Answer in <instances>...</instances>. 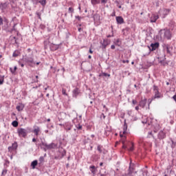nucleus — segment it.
<instances>
[{"label": "nucleus", "mask_w": 176, "mask_h": 176, "mask_svg": "<svg viewBox=\"0 0 176 176\" xmlns=\"http://www.w3.org/2000/svg\"><path fill=\"white\" fill-rule=\"evenodd\" d=\"M39 161H40L41 162H43L44 161L43 157H40Z\"/></svg>", "instance_id": "obj_41"}, {"label": "nucleus", "mask_w": 176, "mask_h": 176, "mask_svg": "<svg viewBox=\"0 0 176 176\" xmlns=\"http://www.w3.org/2000/svg\"><path fill=\"white\" fill-rule=\"evenodd\" d=\"M100 77L104 76V77H110L111 75L108 74L107 73H101V74L99 75Z\"/></svg>", "instance_id": "obj_25"}, {"label": "nucleus", "mask_w": 176, "mask_h": 176, "mask_svg": "<svg viewBox=\"0 0 176 176\" xmlns=\"http://www.w3.org/2000/svg\"><path fill=\"white\" fill-rule=\"evenodd\" d=\"M131 146L128 149L129 151H134V143H131Z\"/></svg>", "instance_id": "obj_30"}, {"label": "nucleus", "mask_w": 176, "mask_h": 176, "mask_svg": "<svg viewBox=\"0 0 176 176\" xmlns=\"http://www.w3.org/2000/svg\"><path fill=\"white\" fill-rule=\"evenodd\" d=\"M8 173V170L7 169H3L1 172V176H6Z\"/></svg>", "instance_id": "obj_26"}, {"label": "nucleus", "mask_w": 176, "mask_h": 176, "mask_svg": "<svg viewBox=\"0 0 176 176\" xmlns=\"http://www.w3.org/2000/svg\"><path fill=\"white\" fill-rule=\"evenodd\" d=\"M132 103H133V104H134V105L137 104V100H133Z\"/></svg>", "instance_id": "obj_42"}, {"label": "nucleus", "mask_w": 176, "mask_h": 176, "mask_svg": "<svg viewBox=\"0 0 176 176\" xmlns=\"http://www.w3.org/2000/svg\"><path fill=\"white\" fill-rule=\"evenodd\" d=\"M115 44L118 46H120L122 45V42L118 38L116 41Z\"/></svg>", "instance_id": "obj_28"}, {"label": "nucleus", "mask_w": 176, "mask_h": 176, "mask_svg": "<svg viewBox=\"0 0 176 176\" xmlns=\"http://www.w3.org/2000/svg\"><path fill=\"white\" fill-rule=\"evenodd\" d=\"M100 166H103V162H100Z\"/></svg>", "instance_id": "obj_55"}, {"label": "nucleus", "mask_w": 176, "mask_h": 176, "mask_svg": "<svg viewBox=\"0 0 176 176\" xmlns=\"http://www.w3.org/2000/svg\"><path fill=\"white\" fill-rule=\"evenodd\" d=\"M160 38L163 39H170L171 34L168 30H162L160 31Z\"/></svg>", "instance_id": "obj_1"}, {"label": "nucleus", "mask_w": 176, "mask_h": 176, "mask_svg": "<svg viewBox=\"0 0 176 176\" xmlns=\"http://www.w3.org/2000/svg\"><path fill=\"white\" fill-rule=\"evenodd\" d=\"M100 0H91V3H92L93 6L100 4Z\"/></svg>", "instance_id": "obj_20"}, {"label": "nucleus", "mask_w": 176, "mask_h": 176, "mask_svg": "<svg viewBox=\"0 0 176 176\" xmlns=\"http://www.w3.org/2000/svg\"><path fill=\"white\" fill-rule=\"evenodd\" d=\"M18 125H19V122L17 121L12 122V126H14V127L18 126Z\"/></svg>", "instance_id": "obj_32"}, {"label": "nucleus", "mask_w": 176, "mask_h": 176, "mask_svg": "<svg viewBox=\"0 0 176 176\" xmlns=\"http://www.w3.org/2000/svg\"><path fill=\"white\" fill-rule=\"evenodd\" d=\"M37 165H38V162L36 161V160H35V161H33L31 164V166H32L33 169H34Z\"/></svg>", "instance_id": "obj_21"}, {"label": "nucleus", "mask_w": 176, "mask_h": 176, "mask_svg": "<svg viewBox=\"0 0 176 176\" xmlns=\"http://www.w3.org/2000/svg\"><path fill=\"white\" fill-rule=\"evenodd\" d=\"M160 47L159 43H151V47L148 46L150 51H155Z\"/></svg>", "instance_id": "obj_5"}, {"label": "nucleus", "mask_w": 176, "mask_h": 176, "mask_svg": "<svg viewBox=\"0 0 176 176\" xmlns=\"http://www.w3.org/2000/svg\"><path fill=\"white\" fill-rule=\"evenodd\" d=\"M24 108H25V105L23 103H19V104L16 107V109L19 112L22 111Z\"/></svg>", "instance_id": "obj_11"}, {"label": "nucleus", "mask_w": 176, "mask_h": 176, "mask_svg": "<svg viewBox=\"0 0 176 176\" xmlns=\"http://www.w3.org/2000/svg\"><path fill=\"white\" fill-rule=\"evenodd\" d=\"M101 176H106L104 174H102Z\"/></svg>", "instance_id": "obj_63"}, {"label": "nucleus", "mask_w": 176, "mask_h": 176, "mask_svg": "<svg viewBox=\"0 0 176 176\" xmlns=\"http://www.w3.org/2000/svg\"><path fill=\"white\" fill-rule=\"evenodd\" d=\"M126 130H127V124H126V120H125L124 127H123V132H122L123 135H125L126 133Z\"/></svg>", "instance_id": "obj_19"}, {"label": "nucleus", "mask_w": 176, "mask_h": 176, "mask_svg": "<svg viewBox=\"0 0 176 176\" xmlns=\"http://www.w3.org/2000/svg\"><path fill=\"white\" fill-rule=\"evenodd\" d=\"M135 109L136 111L140 110V107L138 106H136Z\"/></svg>", "instance_id": "obj_47"}, {"label": "nucleus", "mask_w": 176, "mask_h": 176, "mask_svg": "<svg viewBox=\"0 0 176 176\" xmlns=\"http://www.w3.org/2000/svg\"><path fill=\"white\" fill-rule=\"evenodd\" d=\"M100 15L99 14H94V21L97 23H100Z\"/></svg>", "instance_id": "obj_7"}, {"label": "nucleus", "mask_w": 176, "mask_h": 176, "mask_svg": "<svg viewBox=\"0 0 176 176\" xmlns=\"http://www.w3.org/2000/svg\"><path fill=\"white\" fill-rule=\"evenodd\" d=\"M134 87L137 88V85L136 84L134 85Z\"/></svg>", "instance_id": "obj_61"}, {"label": "nucleus", "mask_w": 176, "mask_h": 176, "mask_svg": "<svg viewBox=\"0 0 176 176\" xmlns=\"http://www.w3.org/2000/svg\"><path fill=\"white\" fill-rule=\"evenodd\" d=\"M68 10H69V13H74V9L72 7H69Z\"/></svg>", "instance_id": "obj_33"}, {"label": "nucleus", "mask_w": 176, "mask_h": 176, "mask_svg": "<svg viewBox=\"0 0 176 176\" xmlns=\"http://www.w3.org/2000/svg\"><path fill=\"white\" fill-rule=\"evenodd\" d=\"M98 151H99L100 153L102 152V147L100 146H98Z\"/></svg>", "instance_id": "obj_37"}, {"label": "nucleus", "mask_w": 176, "mask_h": 176, "mask_svg": "<svg viewBox=\"0 0 176 176\" xmlns=\"http://www.w3.org/2000/svg\"><path fill=\"white\" fill-rule=\"evenodd\" d=\"M20 52L18 50H16L15 52H14V54H12V56L14 57H17L20 55Z\"/></svg>", "instance_id": "obj_24"}, {"label": "nucleus", "mask_w": 176, "mask_h": 176, "mask_svg": "<svg viewBox=\"0 0 176 176\" xmlns=\"http://www.w3.org/2000/svg\"><path fill=\"white\" fill-rule=\"evenodd\" d=\"M16 70H17L16 67H14L13 69L12 68H10V71H11V73H12V74H14Z\"/></svg>", "instance_id": "obj_31"}, {"label": "nucleus", "mask_w": 176, "mask_h": 176, "mask_svg": "<svg viewBox=\"0 0 176 176\" xmlns=\"http://www.w3.org/2000/svg\"><path fill=\"white\" fill-rule=\"evenodd\" d=\"M159 19V15L157 14H152L151 16V23H156V21Z\"/></svg>", "instance_id": "obj_9"}, {"label": "nucleus", "mask_w": 176, "mask_h": 176, "mask_svg": "<svg viewBox=\"0 0 176 176\" xmlns=\"http://www.w3.org/2000/svg\"><path fill=\"white\" fill-rule=\"evenodd\" d=\"M111 48L112 50H114V49L116 48V47H115V45H112L111 47Z\"/></svg>", "instance_id": "obj_48"}, {"label": "nucleus", "mask_w": 176, "mask_h": 176, "mask_svg": "<svg viewBox=\"0 0 176 176\" xmlns=\"http://www.w3.org/2000/svg\"><path fill=\"white\" fill-rule=\"evenodd\" d=\"M62 94H63V95H64V96H67V90H66L65 89H62Z\"/></svg>", "instance_id": "obj_35"}, {"label": "nucleus", "mask_w": 176, "mask_h": 176, "mask_svg": "<svg viewBox=\"0 0 176 176\" xmlns=\"http://www.w3.org/2000/svg\"><path fill=\"white\" fill-rule=\"evenodd\" d=\"M166 137V134L163 131H160L158 133V138L160 140H163Z\"/></svg>", "instance_id": "obj_10"}, {"label": "nucleus", "mask_w": 176, "mask_h": 176, "mask_svg": "<svg viewBox=\"0 0 176 176\" xmlns=\"http://www.w3.org/2000/svg\"><path fill=\"white\" fill-rule=\"evenodd\" d=\"M6 7H7L6 3H1L0 4V9L1 10H4L6 8Z\"/></svg>", "instance_id": "obj_23"}, {"label": "nucleus", "mask_w": 176, "mask_h": 176, "mask_svg": "<svg viewBox=\"0 0 176 176\" xmlns=\"http://www.w3.org/2000/svg\"><path fill=\"white\" fill-rule=\"evenodd\" d=\"M42 145L44 146L47 149H53L57 148V144L54 143H52L49 145L45 143H42Z\"/></svg>", "instance_id": "obj_4"}, {"label": "nucleus", "mask_w": 176, "mask_h": 176, "mask_svg": "<svg viewBox=\"0 0 176 176\" xmlns=\"http://www.w3.org/2000/svg\"><path fill=\"white\" fill-rule=\"evenodd\" d=\"M101 3L105 4L107 3V0H101Z\"/></svg>", "instance_id": "obj_43"}, {"label": "nucleus", "mask_w": 176, "mask_h": 176, "mask_svg": "<svg viewBox=\"0 0 176 176\" xmlns=\"http://www.w3.org/2000/svg\"><path fill=\"white\" fill-rule=\"evenodd\" d=\"M32 142H36V140L35 138H33V139H32Z\"/></svg>", "instance_id": "obj_52"}, {"label": "nucleus", "mask_w": 176, "mask_h": 176, "mask_svg": "<svg viewBox=\"0 0 176 176\" xmlns=\"http://www.w3.org/2000/svg\"><path fill=\"white\" fill-rule=\"evenodd\" d=\"M66 155V151H64V154L63 155V157H64Z\"/></svg>", "instance_id": "obj_54"}, {"label": "nucleus", "mask_w": 176, "mask_h": 176, "mask_svg": "<svg viewBox=\"0 0 176 176\" xmlns=\"http://www.w3.org/2000/svg\"><path fill=\"white\" fill-rule=\"evenodd\" d=\"M94 136H95L94 135H91V137H92V138H94Z\"/></svg>", "instance_id": "obj_64"}, {"label": "nucleus", "mask_w": 176, "mask_h": 176, "mask_svg": "<svg viewBox=\"0 0 176 176\" xmlns=\"http://www.w3.org/2000/svg\"><path fill=\"white\" fill-rule=\"evenodd\" d=\"M50 96V95L49 94H46V96H47V98H49Z\"/></svg>", "instance_id": "obj_57"}, {"label": "nucleus", "mask_w": 176, "mask_h": 176, "mask_svg": "<svg viewBox=\"0 0 176 176\" xmlns=\"http://www.w3.org/2000/svg\"><path fill=\"white\" fill-rule=\"evenodd\" d=\"M170 12V9H164V13L165 15H168L169 13Z\"/></svg>", "instance_id": "obj_27"}, {"label": "nucleus", "mask_w": 176, "mask_h": 176, "mask_svg": "<svg viewBox=\"0 0 176 176\" xmlns=\"http://www.w3.org/2000/svg\"><path fill=\"white\" fill-rule=\"evenodd\" d=\"M89 52L93 54L94 52L91 50V49H89Z\"/></svg>", "instance_id": "obj_50"}, {"label": "nucleus", "mask_w": 176, "mask_h": 176, "mask_svg": "<svg viewBox=\"0 0 176 176\" xmlns=\"http://www.w3.org/2000/svg\"><path fill=\"white\" fill-rule=\"evenodd\" d=\"M75 18L78 19V21H80L82 19V17L80 16H76Z\"/></svg>", "instance_id": "obj_40"}, {"label": "nucleus", "mask_w": 176, "mask_h": 176, "mask_svg": "<svg viewBox=\"0 0 176 176\" xmlns=\"http://www.w3.org/2000/svg\"><path fill=\"white\" fill-rule=\"evenodd\" d=\"M126 176H133L130 173H129Z\"/></svg>", "instance_id": "obj_59"}, {"label": "nucleus", "mask_w": 176, "mask_h": 176, "mask_svg": "<svg viewBox=\"0 0 176 176\" xmlns=\"http://www.w3.org/2000/svg\"><path fill=\"white\" fill-rule=\"evenodd\" d=\"M80 93V91L78 88H75L74 90H73V96L74 97H76L78 96Z\"/></svg>", "instance_id": "obj_13"}, {"label": "nucleus", "mask_w": 176, "mask_h": 176, "mask_svg": "<svg viewBox=\"0 0 176 176\" xmlns=\"http://www.w3.org/2000/svg\"><path fill=\"white\" fill-rule=\"evenodd\" d=\"M47 122H50V118H48V119L47 120Z\"/></svg>", "instance_id": "obj_60"}, {"label": "nucleus", "mask_w": 176, "mask_h": 176, "mask_svg": "<svg viewBox=\"0 0 176 176\" xmlns=\"http://www.w3.org/2000/svg\"><path fill=\"white\" fill-rule=\"evenodd\" d=\"M39 2H40V3H41L43 6H45V3H46L45 0H41Z\"/></svg>", "instance_id": "obj_34"}, {"label": "nucleus", "mask_w": 176, "mask_h": 176, "mask_svg": "<svg viewBox=\"0 0 176 176\" xmlns=\"http://www.w3.org/2000/svg\"><path fill=\"white\" fill-rule=\"evenodd\" d=\"M38 17L39 19H41V14L39 13H37Z\"/></svg>", "instance_id": "obj_51"}, {"label": "nucleus", "mask_w": 176, "mask_h": 176, "mask_svg": "<svg viewBox=\"0 0 176 176\" xmlns=\"http://www.w3.org/2000/svg\"><path fill=\"white\" fill-rule=\"evenodd\" d=\"M120 137L122 138L121 142L122 143V148L124 149H126V146H125L124 143H125V140H126V138L123 136V135L120 134Z\"/></svg>", "instance_id": "obj_16"}, {"label": "nucleus", "mask_w": 176, "mask_h": 176, "mask_svg": "<svg viewBox=\"0 0 176 176\" xmlns=\"http://www.w3.org/2000/svg\"><path fill=\"white\" fill-rule=\"evenodd\" d=\"M116 21L118 24L124 23V19L122 16H116Z\"/></svg>", "instance_id": "obj_14"}, {"label": "nucleus", "mask_w": 176, "mask_h": 176, "mask_svg": "<svg viewBox=\"0 0 176 176\" xmlns=\"http://www.w3.org/2000/svg\"><path fill=\"white\" fill-rule=\"evenodd\" d=\"M172 98L173 100H175V102H176V94H175V96H173Z\"/></svg>", "instance_id": "obj_44"}, {"label": "nucleus", "mask_w": 176, "mask_h": 176, "mask_svg": "<svg viewBox=\"0 0 176 176\" xmlns=\"http://www.w3.org/2000/svg\"><path fill=\"white\" fill-rule=\"evenodd\" d=\"M40 63H41V62H38V63H36V64L37 65H38Z\"/></svg>", "instance_id": "obj_58"}, {"label": "nucleus", "mask_w": 176, "mask_h": 176, "mask_svg": "<svg viewBox=\"0 0 176 176\" xmlns=\"http://www.w3.org/2000/svg\"><path fill=\"white\" fill-rule=\"evenodd\" d=\"M40 131H41V129H40V127L38 126H35L34 129L33 130V133L36 135V137L38 136Z\"/></svg>", "instance_id": "obj_12"}, {"label": "nucleus", "mask_w": 176, "mask_h": 176, "mask_svg": "<svg viewBox=\"0 0 176 176\" xmlns=\"http://www.w3.org/2000/svg\"><path fill=\"white\" fill-rule=\"evenodd\" d=\"M65 129L67 131H70L72 129V125L70 123H66Z\"/></svg>", "instance_id": "obj_17"}, {"label": "nucleus", "mask_w": 176, "mask_h": 176, "mask_svg": "<svg viewBox=\"0 0 176 176\" xmlns=\"http://www.w3.org/2000/svg\"><path fill=\"white\" fill-rule=\"evenodd\" d=\"M78 32H81L82 28H79L78 29Z\"/></svg>", "instance_id": "obj_49"}, {"label": "nucleus", "mask_w": 176, "mask_h": 176, "mask_svg": "<svg viewBox=\"0 0 176 176\" xmlns=\"http://www.w3.org/2000/svg\"><path fill=\"white\" fill-rule=\"evenodd\" d=\"M4 82V76H0V85H3Z\"/></svg>", "instance_id": "obj_29"}, {"label": "nucleus", "mask_w": 176, "mask_h": 176, "mask_svg": "<svg viewBox=\"0 0 176 176\" xmlns=\"http://www.w3.org/2000/svg\"><path fill=\"white\" fill-rule=\"evenodd\" d=\"M88 58H89V59H91V55H89V56H88Z\"/></svg>", "instance_id": "obj_56"}, {"label": "nucleus", "mask_w": 176, "mask_h": 176, "mask_svg": "<svg viewBox=\"0 0 176 176\" xmlns=\"http://www.w3.org/2000/svg\"><path fill=\"white\" fill-rule=\"evenodd\" d=\"M19 64L21 65V67H24V65H23V64L20 63H19Z\"/></svg>", "instance_id": "obj_53"}, {"label": "nucleus", "mask_w": 176, "mask_h": 176, "mask_svg": "<svg viewBox=\"0 0 176 176\" xmlns=\"http://www.w3.org/2000/svg\"><path fill=\"white\" fill-rule=\"evenodd\" d=\"M3 25V19L1 16H0V26Z\"/></svg>", "instance_id": "obj_36"}, {"label": "nucleus", "mask_w": 176, "mask_h": 176, "mask_svg": "<svg viewBox=\"0 0 176 176\" xmlns=\"http://www.w3.org/2000/svg\"><path fill=\"white\" fill-rule=\"evenodd\" d=\"M18 133L20 137L25 138L28 135V131L25 129L20 128L18 129Z\"/></svg>", "instance_id": "obj_3"}, {"label": "nucleus", "mask_w": 176, "mask_h": 176, "mask_svg": "<svg viewBox=\"0 0 176 176\" xmlns=\"http://www.w3.org/2000/svg\"><path fill=\"white\" fill-rule=\"evenodd\" d=\"M76 128H77V129H78V130H82V126L80 125V124H78V126H76Z\"/></svg>", "instance_id": "obj_38"}, {"label": "nucleus", "mask_w": 176, "mask_h": 176, "mask_svg": "<svg viewBox=\"0 0 176 176\" xmlns=\"http://www.w3.org/2000/svg\"><path fill=\"white\" fill-rule=\"evenodd\" d=\"M107 38H111V35H108V36H107Z\"/></svg>", "instance_id": "obj_62"}, {"label": "nucleus", "mask_w": 176, "mask_h": 176, "mask_svg": "<svg viewBox=\"0 0 176 176\" xmlns=\"http://www.w3.org/2000/svg\"><path fill=\"white\" fill-rule=\"evenodd\" d=\"M122 63H129V61L128 60H123Z\"/></svg>", "instance_id": "obj_46"}, {"label": "nucleus", "mask_w": 176, "mask_h": 176, "mask_svg": "<svg viewBox=\"0 0 176 176\" xmlns=\"http://www.w3.org/2000/svg\"><path fill=\"white\" fill-rule=\"evenodd\" d=\"M25 61L29 63V65L31 67H33L32 65H35V63L34 62V58L30 57V58H25Z\"/></svg>", "instance_id": "obj_8"}, {"label": "nucleus", "mask_w": 176, "mask_h": 176, "mask_svg": "<svg viewBox=\"0 0 176 176\" xmlns=\"http://www.w3.org/2000/svg\"><path fill=\"white\" fill-rule=\"evenodd\" d=\"M129 170H130V172L133 171V168L131 167V164H130Z\"/></svg>", "instance_id": "obj_45"}, {"label": "nucleus", "mask_w": 176, "mask_h": 176, "mask_svg": "<svg viewBox=\"0 0 176 176\" xmlns=\"http://www.w3.org/2000/svg\"><path fill=\"white\" fill-rule=\"evenodd\" d=\"M18 147L17 143L12 144V146L8 147V151H11L12 150H16Z\"/></svg>", "instance_id": "obj_15"}, {"label": "nucleus", "mask_w": 176, "mask_h": 176, "mask_svg": "<svg viewBox=\"0 0 176 176\" xmlns=\"http://www.w3.org/2000/svg\"><path fill=\"white\" fill-rule=\"evenodd\" d=\"M153 91L155 94L154 99L163 98V96L160 94L159 88L157 85H153Z\"/></svg>", "instance_id": "obj_2"}, {"label": "nucleus", "mask_w": 176, "mask_h": 176, "mask_svg": "<svg viewBox=\"0 0 176 176\" xmlns=\"http://www.w3.org/2000/svg\"><path fill=\"white\" fill-rule=\"evenodd\" d=\"M36 78H34V82H38V76H36V77H35Z\"/></svg>", "instance_id": "obj_39"}, {"label": "nucleus", "mask_w": 176, "mask_h": 176, "mask_svg": "<svg viewBox=\"0 0 176 176\" xmlns=\"http://www.w3.org/2000/svg\"><path fill=\"white\" fill-rule=\"evenodd\" d=\"M146 104H147V99L146 98L142 99L139 102V107L142 109H144Z\"/></svg>", "instance_id": "obj_6"}, {"label": "nucleus", "mask_w": 176, "mask_h": 176, "mask_svg": "<svg viewBox=\"0 0 176 176\" xmlns=\"http://www.w3.org/2000/svg\"><path fill=\"white\" fill-rule=\"evenodd\" d=\"M89 169L91 170V173H92V174L94 175L96 173V166H89Z\"/></svg>", "instance_id": "obj_22"}, {"label": "nucleus", "mask_w": 176, "mask_h": 176, "mask_svg": "<svg viewBox=\"0 0 176 176\" xmlns=\"http://www.w3.org/2000/svg\"><path fill=\"white\" fill-rule=\"evenodd\" d=\"M164 48L166 50L167 54H171L170 47L168 45H165Z\"/></svg>", "instance_id": "obj_18"}]
</instances>
